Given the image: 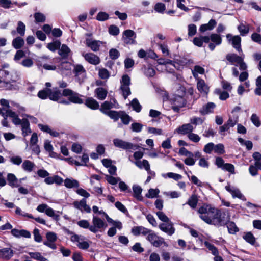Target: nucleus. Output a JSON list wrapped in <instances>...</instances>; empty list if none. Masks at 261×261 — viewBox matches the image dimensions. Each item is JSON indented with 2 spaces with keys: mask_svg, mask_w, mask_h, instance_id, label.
Segmentation results:
<instances>
[{
  "mask_svg": "<svg viewBox=\"0 0 261 261\" xmlns=\"http://www.w3.org/2000/svg\"><path fill=\"white\" fill-rule=\"evenodd\" d=\"M61 95V93L60 91L58 89H56L54 91H52L50 89V92H49L48 97L51 100L57 101Z\"/></svg>",
  "mask_w": 261,
  "mask_h": 261,
  "instance_id": "39",
  "label": "nucleus"
},
{
  "mask_svg": "<svg viewBox=\"0 0 261 261\" xmlns=\"http://www.w3.org/2000/svg\"><path fill=\"white\" fill-rule=\"evenodd\" d=\"M133 190L134 192V196L138 200H142V196L141 193L142 189L141 187L137 185H134L133 187Z\"/></svg>",
  "mask_w": 261,
  "mask_h": 261,
  "instance_id": "35",
  "label": "nucleus"
},
{
  "mask_svg": "<svg viewBox=\"0 0 261 261\" xmlns=\"http://www.w3.org/2000/svg\"><path fill=\"white\" fill-rule=\"evenodd\" d=\"M113 142L115 147L124 150H136L138 147L136 145L119 138L114 139Z\"/></svg>",
  "mask_w": 261,
  "mask_h": 261,
  "instance_id": "5",
  "label": "nucleus"
},
{
  "mask_svg": "<svg viewBox=\"0 0 261 261\" xmlns=\"http://www.w3.org/2000/svg\"><path fill=\"white\" fill-rule=\"evenodd\" d=\"M94 93L97 99L102 100L106 98L108 91L103 88L99 87L95 90Z\"/></svg>",
  "mask_w": 261,
  "mask_h": 261,
  "instance_id": "24",
  "label": "nucleus"
},
{
  "mask_svg": "<svg viewBox=\"0 0 261 261\" xmlns=\"http://www.w3.org/2000/svg\"><path fill=\"white\" fill-rule=\"evenodd\" d=\"M159 190L158 189H150L148 192L146 194V197L149 198H153L158 195L159 193Z\"/></svg>",
  "mask_w": 261,
  "mask_h": 261,
  "instance_id": "59",
  "label": "nucleus"
},
{
  "mask_svg": "<svg viewBox=\"0 0 261 261\" xmlns=\"http://www.w3.org/2000/svg\"><path fill=\"white\" fill-rule=\"evenodd\" d=\"M154 9L156 12L163 14L166 10V6L164 4L159 2L154 5Z\"/></svg>",
  "mask_w": 261,
  "mask_h": 261,
  "instance_id": "52",
  "label": "nucleus"
},
{
  "mask_svg": "<svg viewBox=\"0 0 261 261\" xmlns=\"http://www.w3.org/2000/svg\"><path fill=\"white\" fill-rule=\"evenodd\" d=\"M147 240L155 247L160 246L164 242V239L158 237L155 233L149 232Z\"/></svg>",
  "mask_w": 261,
  "mask_h": 261,
  "instance_id": "13",
  "label": "nucleus"
},
{
  "mask_svg": "<svg viewBox=\"0 0 261 261\" xmlns=\"http://www.w3.org/2000/svg\"><path fill=\"white\" fill-rule=\"evenodd\" d=\"M159 227L161 230L169 236H172L175 231V229L173 226V223L170 221H168V222L161 223L159 225Z\"/></svg>",
  "mask_w": 261,
  "mask_h": 261,
  "instance_id": "11",
  "label": "nucleus"
},
{
  "mask_svg": "<svg viewBox=\"0 0 261 261\" xmlns=\"http://www.w3.org/2000/svg\"><path fill=\"white\" fill-rule=\"evenodd\" d=\"M171 100L173 102L172 109L175 112H178L179 109L183 107L185 105V100L184 98L180 96L176 95L174 97L171 98Z\"/></svg>",
  "mask_w": 261,
  "mask_h": 261,
  "instance_id": "12",
  "label": "nucleus"
},
{
  "mask_svg": "<svg viewBox=\"0 0 261 261\" xmlns=\"http://www.w3.org/2000/svg\"><path fill=\"white\" fill-rule=\"evenodd\" d=\"M85 105L88 108L93 110L97 109L99 107L98 102L92 97L87 98L85 101Z\"/></svg>",
  "mask_w": 261,
  "mask_h": 261,
  "instance_id": "28",
  "label": "nucleus"
},
{
  "mask_svg": "<svg viewBox=\"0 0 261 261\" xmlns=\"http://www.w3.org/2000/svg\"><path fill=\"white\" fill-rule=\"evenodd\" d=\"M226 58L232 64L239 65L241 70H245L247 68V65L244 62V55L243 54L240 56L234 54H229L226 55Z\"/></svg>",
  "mask_w": 261,
  "mask_h": 261,
  "instance_id": "3",
  "label": "nucleus"
},
{
  "mask_svg": "<svg viewBox=\"0 0 261 261\" xmlns=\"http://www.w3.org/2000/svg\"><path fill=\"white\" fill-rule=\"evenodd\" d=\"M227 228L230 233L234 234L239 231L238 228L233 222H229L227 224Z\"/></svg>",
  "mask_w": 261,
  "mask_h": 261,
  "instance_id": "55",
  "label": "nucleus"
},
{
  "mask_svg": "<svg viewBox=\"0 0 261 261\" xmlns=\"http://www.w3.org/2000/svg\"><path fill=\"white\" fill-rule=\"evenodd\" d=\"M210 39L212 42L216 45H219L221 44L222 39L220 35L215 33L212 34L210 36Z\"/></svg>",
  "mask_w": 261,
  "mask_h": 261,
  "instance_id": "45",
  "label": "nucleus"
},
{
  "mask_svg": "<svg viewBox=\"0 0 261 261\" xmlns=\"http://www.w3.org/2000/svg\"><path fill=\"white\" fill-rule=\"evenodd\" d=\"M251 121L252 123L256 127L260 126L261 123L259 117L256 114H253L251 117Z\"/></svg>",
  "mask_w": 261,
  "mask_h": 261,
  "instance_id": "63",
  "label": "nucleus"
},
{
  "mask_svg": "<svg viewBox=\"0 0 261 261\" xmlns=\"http://www.w3.org/2000/svg\"><path fill=\"white\" fill-rule=\"evenodd\" d=\"M120 114L119 118L121 119L122 123L125 125L128 124L131 120V117L124 111H120Z\"/></svg>",
  "mask_w": 261,
  "mask_h": 261,
  "instance_id": "44",
  "label": "nucleus"
},
{
  "mask_svg": "<svg viewBox=\"0 0 261 261\" xmlns=\"http://www.w3.org/2000/svg\"><path fill=\"white\" fill-rule=\"evenodd\" d=\"M15 251L12 249L10 244L7 247L0 249V259L4 260H10L14 255Z\"/></svg>",
  "mask_w": 261,
  "mask_h": 261,
  "instance_id": "8",
  "label": "nucleus"
},
{
  "mask_svg": "<svg viewBox=\"0 0 261 261\" xmlns=\"http://www.w3.org/2000/svg\"><path fill=\"white\" fill-rule=\"evenodd\" d=\"M0 87L6 90H13L16 89V86L11 84V82L3 81L0 83Z\"/></svg>",
  "mask_w": 261,
  "mask_h": 261,
  "instance_id": "48",
  "label": "nucleus"
},
{
  "mask_svg": "<svg viewBox=\"0 0 261 261\" xmlns=\"http://www.w3.org/2000/svg\"><path fill=\"white\" fill-rule=\"evenodd\" d=\"M92 225L90 228V231L93 233H96L98 231L102 232L107 227L106 222L97 216H93Z\"/></svg>",
  "mask_w": 261,
  "mask_h": 261,
  "instance_id": "2",
  "label": "nucleus"
},
{
  "mask_svg": "<svg viewBox=\"0 0 261 261\" xmlns=\"http://www.w3.org/2000/svg\"><path fill=\"white\" fill-rule=\"evenodd\" d=\"M71 241L72 242H76L77 246L81 249L86 250L90 246L89 243L85 240V238L81 235H72L71 237Z\"/></svg>",
  "mask_w": 261,
  "mask_h": 261,
  "instance_id": "6",
  "label": "nucleus"
},
{
  "mask_svg": "<svg viewBox=\"0 0 261 261\" xmlns=\"http://www.w3.org/2000/svg\"><path fill=\"white\" fill-rule=\"evenodd\" d=\"M73 205L76 208L80 210L82 212L85 211L87 213L91 212V208L87 204L85 198L81 199L80 201H74Z\"/></svg>",
  "mask_w": 261,
  "mask_h": 261,
  "instance_id": "16",
  "label": "nucleus"
},
{
  "mask_svg": "<svg viewBox=\"0 0 261 261\" xmlns=\"http://www.w3.org/2000/svg\"><path fill=\"white\" fill-rule=\"evenodd\" d=\"M98 75L101 79L107 80L110 77V73L105 68H99L98 70Z\"/></svg>",
  "mask_w": 261,
  "mask_h": 261,
  "instance_id": "47",
  "label": "nucleus"
},
{
  "mask_svg": "<svg viewBox=\"0 0 261 261\" xmlns=\"http://www.w3.org/2000/svg\"><path fill=\"white\" fill-rule=\"evenodd\" d=\"M61 45V42L59 41H55L53 42L48 43L47 45V48L52 51L59 49Z\"/></svg>",
  "mask_w": 261,
  "mask_h": 261,
  "instance_id": "50",
  "label": "nucleus"
},
{
  "mask_svg": "<svg viewBox=\"0 0 261 261\" xmlns=\"http://www.w3.org/2000/svg\"><path fill=\"white\" fill-rule=\"evenodd\" d=\"M118 104L115 99H112L110 101H105L101 106L100 111L105 114V112H110L112 108H118Z\"/></svg>",
  "mask_w": 261,
  "mask_h": 261,
  "instance_id": "14",
  "label": "nucleus"
},
{
  "mask_svg": "<svg viewBox=\"0 0 261 261\" xmlns=\"http://www.w3.org/2000/svg\"><path fill=\"white\" fill-rule=\"evenodd\" d=\"M12 44L15 49H19L21 48L24 44V41L20 37H17L13 39Z\"/></svg>",
  "mask_w": 261,
  "mask_h": 261,
  "instance_id": "37",
  "label": "nucleus"
},
{
  "mask_svg": "<svg viewBox=\"0 0 261 261\" xmlns=\"http://www.w3.org/2000/svg\"><path fill=\"white\" fill-rule=\"evenodd\" d=\"M10 117L12 118V122L15 125H21L22 120L19 118L18 115L15 112H10Z\"/></svg>",
  "mask_w": 261,
  "mask_h": 261,
  "instance_id": "53",
  "label": "nucleus"
},
{
  "mask_svg": "<svg viewBox=\"0 0 261 261\" xmlns=\"http://www.w3.org/2000/svg\"><path fill=\"white\" fill-rule=\"evenodd\" d=\"M216 21L214 19H211L208 23L202 24L200 26L199 30L204 32L208 30H212L216 25Z\"/></svg>",
  "mask_w": 261,
  "mask_h": 261,
  "instance_id": "26",
  "label": "nucleus"
},
{
  "mask_svg": "<svg viewBox=\"0 0 261 261\" xmlns=\"http://www.w3.org/2000/svg\"><path fill=\"white\" fill-rule=\"evenodd\" d=\"M120 90L124 99L130 94L131 92L129 88L130 84V79L127 75H123L120 81Z\"/></svg>",
  "mask_w": 261,
  "mask_h": 261,
  "instance_id": "4",
  "label": "nucleus"
},
{
  "mask_svg": "<svg viewBox=\"0 0 261 261\" xmlns=\"http://www.w3.org/2000/svg\"><path fill=\"white\" fill-rule=\"evenodd\" d=\"M83 56L86 61L93 65H98L100 62V58L92 53L83 54Z\"/></svg>",
  "mask_w": 261,
  "mask_h": 261,
  "instance_id": "18",
  "label": "nucleus"
},
{
  "mask_svg": "<svg viewBox=\"0 0 261 261\" xmlns=\"http://www.w3.org/2000/svg\"><path fill=\"white\" fill-rule=\"evenodd\" d=\"M248 73L246 71H244L241 73L239 75V79L240 82H245L244 86L245 88H248L250 86V82L248 81H246L248 78Z\"/></svg>",
  "mask_w": 261,
  "mask_h": 261,
  "instance_id": "40",
  "label": "nucleus"
},
{
  "mask_svg": "<svg viewBox=\"0 0 261 261\" xmlns=\"http://www.w3.org/2000/svg\"><path fill=\"white\" fill-rule=\"evenodd\" d=\"M81 95L77 93H73L69 99L70 101L75 103H83V100L80 98Z\"/></svg>",
  "mask_w": 261,
  "mask_h": 261,
  "instance_id": "46",
  "label": "nucleus"
},
{
  "mask_svg": "<svg viewBox=\"0 0 261 261\" xmlns=\"http://www.w3.org/2000/svg\"><path fill=\"white\" fill-rule=\"evenodd\" d=\"M64 186L67 188H78L79 182L73 178H66L64 181Z\"/></svg>",
  "mask_w": 261,
  "mask_h": 261,
  "instance_id": "29",
  "label": "nucleus"
},
{
  "mask_svg": "<svg viewBox=\"0 0 261 261\" xmlns=\"http://www.w3.org/2000/svg\"><path fill=\"white\" fill-rule=\"evenodd\" d=\"M239 120V115L234 114L229 116V118L225 124L229 127H232L238 123Z\"/></svg>",
  "mask_w": 261,
  "mask_h": 261,
  "instance_id": "34",
  "label": "nucleus"
},
{
  "mask_svg": "<svg viewBox=\"0 0 261 261\" xmlns=\"http://www.w3.org/2000/svg\"><path fill=\"white\" fill-rule=\"evenodd\" d=\"M200 218L205 223L220 226L225 224L229 218L226 217L225 212L208 204H204L201 206L198 211Z\"/></svg>",
  "mask_w": 261,
  "mask_h": 261,
  "instance_id": "1",
  "label": "nucleus"
},
{
  "mask_svg": "<svg viewBox=\"0 0 261 261\" xmlns=\"http://www.w3.org/2000/svg\"><path fill=\"white\" fill-rule=\"evenodd\" d=\"M158 218L163 222V223L168 222L170 221L169 218L162 211H159L156 213Z\"/></svg>",
  "mask_w": 261,
  "mask_h": 261,
  "instance_id": "64",
  "label": "nucleus"
},
{
  "mask_svg": "<svg viewBox=\"0 0 261 261\" xmlns=\"http://www.w3.org/2000/svg\"><path fill=\"white\" fill-rule=\"evenodd\" d=\"M21 167L25 171L31 172L34 169L35 165L33 162L27 160L24 161Z\"/></svg>",
  "mask_w": 261,
  "mask_h": 261,
  "instance_id": "27",
  "label": "nucleus"
},
{
  "mask_svg": "<svg viewBox=\"0 0 261 261\" xmlns=\"http://www.w3.org/2000/svg\"><path fill=\"white\" fill-rule=\"evenodd\" d=\"M150 232H151V230L143 226H136L132 229V232L135 236H138L140 234L146 235Z\"/></svg>",
  "mask_w": 261,
  "mask_h": 261,
  "instance_id": "23",
  "label": "nucleus"
},
{
  "mask_svg": "<svg viewBox=\"0 0 261 261\" xmlns=\"http://www.w3.org/2000/svg\"><path fill=\"white\" fill-rule=\"evenodd\" d=\"M70 53V48L65 44H63L59 50V54L63 58H67L69 56Z\"/></svg>",
  "mask_w": 261,
  "mask_h": 261,
  "instance_id": "36",
  "label": "nucleus"
},
{
  "mask_svg": "<svg viewBox=\"0 0 261 261\" xmlns=\"http://www.w3.org/2000/svg\"><path fill=\"white\" fill-rule=\"evenodd\" d=\"M72 67V65L69 62H61L59 65L58 66V69L62 72L66 71L71 70Z\"/></svg>",
  "mask_w": 261,
  "mask_h": 261,
  "instance_id": "32",
  "label": "nucleus"
},
{
  "mask_svg": "<svg viewBox=\"0 0 261 261\" xmlns=\"http://www.w3.org/2000/svg\"><path fill=\"white\" fill-rule=\"evenodd\" d=\"M131 106H132L133 110L136 112H139L141 111L142 107L137 98L133 99L131 102Z\"/></svg>",
  "mask_w": 261,
  "mask_h": 261,
  "instance_id": "58",
  "label": "nucleus"
},
{
  "mask_svg": "<svg viewBox=\"0 0 261 261\" xmlns=\"http://www.w3.org/2000/svg\"><path fill=\"white\" fill-rule=\"evenodd\" d=\"M25 24L22 22L19 21L18 22V26L17 28V32L21 36H24V34H25Z\"/></svg>",
  "mask_w": 261,
  "mask_h": 261,
  "instance_id": "62",
  "label": "nucleus"
},
{
  "mask_svg": "<svg viewBox=\"0 0 261 261\" xmlns=\"http://www.w3.org/2000/svg\"><path fill=\"white\" fill-rule=\"evenodd\" d=\"M134 163L140 169L144 168L148 173L151 172V171L150 170V164L148 161L146 160H143L142 161H137Z\"/></svg>",
  "mask_w": 261,
  "mask_h": 261,
  "instance_id": "25",
  "label": "nucleus"
},
{
  "mask_svg": "<svg viewBox=\"0 0 261 261\" xmlns=\"http://www.w3.org/2000/svg\"><path fill=\"white\" fill-rule=\"evenodd\" d=\"M225 189L232 195L233 198H238L244 201L246 200L238 189L228 185L225 187Z\"/></svg>",
  "mask_w": 261,
  "mask_h": 261,
  "instance_id": "17",
  "label": "nucleus"
},
{
  "mask_svg": "<svg viewBox=\"0 0 261 261\" xmlns=\"http://www.w3.org/2000/svg\"><path fill=\"white\" fill-rule=\"evenodd\" d=\"M198 201V196L196 194H192L188 199L187 204L192 208L194 209L197 206Z\"/></svg>",
  "mask_w": 261,
  "mask_h": 261,
  "instance_id": "33",
  "label": "nucleus"
},
{
  "mask_svg": "<svg viewBox=\"0 0 261 261\" xmlns=\"http://www.w3.org/2000/svg\"><path fill=\"white\" fill-rule=\"evenodd\" d=\"M21 125L22 135L24 137L29 135L31 133L29 122L27 119H22V123Z\"/></svg>",
  "mask_w": 261,
  "mask_h": 261,
  "instance_id": "30",
  "label": "nucleus"
},
{
  "mask_svg": "<svg viewBox=\"0 0 261 261\" xmlns=\"http://www.w3.org/2000/svg\"><path fill=\"white\" fill-rule=\"evenodd\" d=\"M162 176L164 178L169 177L170 178H172L176 181L181 179L182 178V176L181 175L173 172H169L167 174H163Z\"/></svg>",
  "mask_w": 261,
  "mask_h": 261,
  "instance_id": "49",
  "label": "nucleus"
},
{
  "mask_svg": "<svg viewBox=\"0 0 261 261\" xmlns=\"http://www.w3.org/2000/svg\"><path fill=\"white\" fill-rule=\"evenodd\" d=\"M50 92V89H45L39 91L37 95L40 98L45 99L48 97L49 92Z\"/></svg>",
  "mask_w": 261,
  "mask_h": 261,
  "instance_id": "54",
  "label": "nucleus"
},
{
  "mask_svg": "<svg viewBox=\"0 0 261 261\" xmlns=\"http://www.w3.org/2000/svg\"><path fill=\"white\" fill-rule=\"evenodd\" d=\"M45 214L48 216L53 218L56 221H58L59 219V215L56 214L54 210L49 207H48L46 209Z\"/></svg>",
  "mask_w": 261,
  "mask_h": 261,
  "instance_id": "57",
  "label": "nucleus"
},
{
  "mask_svg": "<svg viewBox=\"0 0 261 261\" xmlns=\"http://www.w3.org/2000/svg\"><path fill=\"white\" fill-rule=\"evenodd\" d=\"M214 151L218 154H223L225 153L224 146L223 144L219 143L217 145L214 144Z\"/></svg>",
  "mask_w": 261,
  "mask_h": 261,
  "instance_id": "51",
  "label": "nucleus"
},
{
  "mask_svg": "<svg viewBox=\"0 0 261 261\" xmlns=\"http://www.w3.org/2000/svg\"><path fill=\"white\" fill-rule=\"evenodd\" d=\"M105 114L108 115L115 121H117L119 119L121 115L120 111L117 112L115 111H106V112H105Z\"/></svg>",
  "mask_w": 261,
  "mask_h": 261,
  "instance_id": "41",
  "label": "nucleus"
},
{
  "mask_svg": "<svg viewBox=\"0 0 261 261\" xmlns=\"http://www.w3.org/2000/svg\"><path fill=\"white\" fill-rule=\"evenodd\" d=\"M34 16L36 23L43 22L45 21V16L41 13H36Z\"/></svg>",
  "mask_w": 261,
  "mask_h": 261,
  "instance_id": "60",
  "label": "nucleus"
},
{
  "mask_svg": "<svg viewBox=\"0 0 261 261\" xmlns=\"http://www.w3.org/2000/svg\"><path fill=\"white\" fill-rule=\"evenodd\" d=\"M226 38L229 42H231L233 47L239 52H242L241 47V38L238 36H232L231 34H228L226 35Z\"/></svg>",
  "mask_w": 261,
  "mask_h": 261,
  "instance_id": "10",
  "label": "nucleus"
},
{
  "mask_svg": "<svg viewBox=\"0 0 261 261\" xmlns=\"http://www.w3.org/2000/svg\"><path fill=\"white\" fill-rule=\"evenodd\" d=\"M105 214V217L106 218L107 221L108 223H111L114 226L113 227L117 228L119 229H121L122 228V223L119 221H114L112 219H111L106 213H103Z\"/></svg>",
  "mask_w": 261,
  "mask_h": 261,
  "instance_id": "38",
  "label": "nucleus"
},
{
  "mask_svg": "<svg viewBox=\"0 0 261 261\" xmlns=\"http://www.w3.org/2000/svg\"><path fill=\"white\" fill-rule=\"evenodd\" d=\"M158 46L159 47V48L161 50L162 53L165 56H167L169 55V50L168 49V45L166 44L165 43H158Z\"/></svg>",
  "mask_w": 261,
  "mask_h": 261,
  "instance_id": "61",
  "label": "nucleus"
},
{
  "mask_svg": "<svg viewBox=\"0 0 261 261\" xmlns=\"http://www.w3.org/2000/svg\"><path fill=\"white\" fill-rule=\"evenodd\" d=\"M102 44L100 41L95 40L92 38H87L86 39V44L90 47L93 51H97L99 50V47Z\"/></svg>",
  "mask_w": 261,
  "mask_h": 261,
  "instance_id": "20",
  "label": "nucleus"
},
{
  "mask_svg": "<svg viewBox=\"0 0 261 261\" xmlns=\"http://www.w3.org/2000/svg\"><path fill=\"white\" fill-rule=\"evenodd\" d=\"M238 29L242 36H245L249 32V26L248 24L241 23L238 27Z\"/></svg>",
  "mask_w": 261,
  "mask_h": 261,
  "instance_id": "43",
  "label": "nucleus"
},
{
  "mask_svg": "<svg viewBox=\"0 0 261 261\" xmlns=\"http://www.w3.org/2000/svg\"><path fill=\"white\" fill-rule=\"evenodd\" d=\"M136 34L135 32L132 30H126L123 32L122 39L124 43L126 44H135L136 41Z\"/></svg>",
  "mask_w": 261,
  "mask_h": 261,
  "instance_id": "7",
  "label": "nucleus"
},
{
  "mask_svg": "<svg viewBox=\"0 0 261 261\" xmlns=\"http://www.w3.org/2000/svg\"><path fill=\"white\" fill-rule=\"evenodd\" d=\"M216 105L213 102H208L203 106L200 110L199 112L201 115H204L213 112Z\"/></svg>",
  "mask_w": 261,
  "mask_h": 261,
  "instance_id": "22",
  "label": "nucleus"
},
{
  "mask_svg": "<svg viewBox=\"0 0 261 261\" xmlns=\"http://www.w3.org/2000/svg\"><path fill=\"white\" fill-rule=\"evenodd\" d=\"M243 238L248 243L251 245H254L255 242V238L253 234L248 232L244 234L243 236Z\"/></svg>",
  "mask_w": 261,
  "mask_h": 261,
  "instance_id": "42",
  "label": "nucleus"
},
{
  "mask_svg": "<svg viewBox=\"0 0 261 261\" xmlns=\"http://www.w3.org/2000/svg\"><path fill=\"white\" fill-rule=\"evenodd\" d=\"M144 73L147 76L152 77L155 75V71L153 68L150 66H148L147 67H144Z\"/></svg>",
  "mask_w": 261,
  "mask_h": 261,
  "instance_id": "56",
  "label": "nucleus"
},
{
  "mask_svg": "<svg viewBox=\"0 0 261 261\" xmlns=\"http://www.w3.org/2000/svg\"><path fill=\"white\" fill-rule=\"evenodd\" d=\"M21 180H18L15 175L12 173L7 175V180L9 185L12 187H18L20 185Z\"/></svg>",
  "mask_w": 261,
  "mask_h": 261,
  "instance_id": "21",
  "label": "nucleus"
},
{
  "mask_svg": "<svg viewBox=\"0 0 261 261\" xmlns=\"http://www.w3.org/2000/svg\"><path fill=\"white\" fill-rule=\"evenodd\" d=\"M194 129V127L191 123H187L184 124L181 126L178 127L176 129V131L178 134L187 135L188 136L189 134H191L193 132Z\"/></svg>",
  "mask_w": 261,
  "mask_h": 261,
  "instance_id": "19",
  "label": "nucleus"
},
{
  "mask_svg": "<svg viewBox=\"0 0 261 261\" xmlns=\"http://www.w3.org/2000/svg\"><path fill=\"white\" fill-rule=\"evenodd\" d=\"M197 88L198 91L202 95H206L209 92V87L202 79L196 80Z\"/></svg>",
  "mask_w": 261,
  "mask_h": 261,
  "instance_id": "15",
  "label": "nucleus"
},
{
  "mask_svg": "<svg viewBox=\"0 0 261 261\" xmlns=\"http://www.w3.org/2000/svg\"><path fill=\"white\" fill-rule=\"evenodd\" d=\"M204 72V69L199 65L195 66L193 69L192 70L193 76L196 80H198V79H200L198 75L203 74Z\"/></svg>",
  "mask_w": 261,
  "mask_h": 261,
  "instance_id": "31",
  "label": "nucleus"
},
{
  "mask_svg": "<svg viewBox=\"0 0 261 261\" xmlns=\"http://www.w3.org/2000/svg\"><path fill=\"white\" fill-rule=\"evenodd\" d=\"M73 72L75 77L80 83L83 81L86 77V70L81 65H74Z\"/></svg>",
  "mask_w": 261,
  "mask_h": 261,
  "instance_id": "9",
  "label": "nucleus"
}]
</instances>
